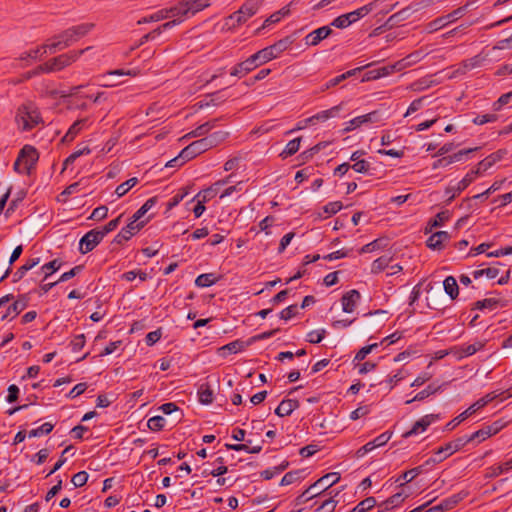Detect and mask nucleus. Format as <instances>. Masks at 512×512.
I'll use <instances>...</instances> for the list:
<instances>
[{"label": "nucleus", "mask_w": 512, "mask_h": 512, "mask_svg": "<svg viewBox=\"0 0 512 512\" xmlns=\"http://www.w3.org/2000/svg\"><path fill=\"white\" fill-rule=\"evenodd\" d=\"M41 48H46V55L47 54H53L56 51L65 49V46L62 45L61 39L59 35H56L52 38V41L50 43H46L41 45Z\"/></svg>", "instance_id": "79ce46f5"}, {"label": "nucleus", "mask_w": 512, "mask_h": 512, "mask_svg": "<svg viewBox=\"0 0 512 512\" xmlns=\"http://www.w3.org/2000/svg\"><path fill=\"white\" fill-rule=\"evenodd\" d=\"M325 334L324 329L311 331L307 334V341L313 344L319 343L323 340Z\"/></svg>", "instance_id": "69168bd1"}, {"label": "nucleus", "mask_w": 512, "mask_h": 512, "mask_svg": "<svg viewBox=\"0 0 512 512\" xmlns=\"http://www.w3.org/2000/svg\"><path fill=\"white\" fill-rule=\"evenodd\" d=\"M103 232L99 228L87 232L79 242V250L82 254L92 251L104 238Z\"/></svg>", "instance_id": "9d476101"}, {"label": "nucleus", "mask_w": 512, "mask_h": 512, "mask_svg": "<svg viewBox=\"0 0 512 512\" xmlns=\"http://www.w3.org/2000/svg\"><path fill=\"white\" fill-rule=\"evenodd\" d=\"M138 183V179L136 177H132L125 181L124 183L118 185L116 187L115 193L118 197L124 196L131 188H133Z\"/></svg>", "instance_id": "49530a36"}, {"label": "nucleus", "mask_w": 512, "mask_h": 512, "mask_svg": "<svg viewBox=\"0 0 512 512\" xmlns=\"http://www.w3.org/2000/svg\"><path fill=\"white\" fill-rule=\"evenodd\" d=\"M381 120L379 111H372L365 115L355 117L346 123L344 132H350L367 123H377Z\"/></svg>", "instance_id": "f8f14e48"}, {"label": "nucleus", "mask_w": 512, "mask_h": 512, "mask_svg": "<svg viewBox=\"0 0 512 512\" xmlns=\"http://www.w3.org/2000/svg\"><path fill=\"white\" fill-rule=\"evenodd\" d=\"M164 19H167V11L164 9H161V10L153 13L149 17L141 18L140 20H138V24H144V23H149V22H158V21H161Z\"/></svg>", "instance_id": "8fccbe9b"}, {"label": "nucleus", "mask_w": 512, "mask_h": 512, "mask_svg": "<svg viewBox=\"0 0 512 512\" xmlns=\"http://www.w3.org/2000/svg\"><path fill=\"white\" fill-rule=\"evenodd\" d=\"M494 164H495V162L493 161V159L489 155L486 158H484L482 161H480L477 164V167L475 169H473V170L474 171H479V175H480L483 172L487 171L489 168H491Z\"/></svg>", "instance_id": "338daca9"}, {"label": "nucleus", "mask_w": 512, "mask_h": 512, "mask_svg": "<svg viewBox=\"0 0 512 512\" xmlns=\"http://www.w3.org/2000/svg\"><path fill=\"white\" fill-rule=\"evenodd\" d=\"M91 47H86L80 50H71L66 53L53 57L45 62L48 73H55L71 66L75 63L86 51Z\"/></svg>", "instance_id": "f03ea898"}, {"label": "nucleus", "mask_w": 512, "mask_h": 512, "mask_svg": "<svg viewBox=\"0 0 512 512\" xmlns=\"http://www.w3.org/2000/svg\"><path fill=\"white\" fill-rule=\"evenodd\" d=\"M467 6L468 5L459 7L447 15H444V16L434 19L433 21L429 22L426 25V30L428 31V33L436 32L439 29L448 25L449 23H452V22L456 21L457 19L463 17L467 11Z\"/></svg>", "instance_id": "6e6552de"}, {"label": "nucleus", "mask_w": 512, "mask_h": 512, "mask_svg": "<svg viewBox=\"0 0 512 512\" xmlns=\"http://www.w3.org/2000/svg\"><path fill=\"white\" fill-rule=\"evenodd\" d=\"M221 119L222 118L211 119V120L199 125L198 127H196L194 130H192L191 132L186 134L183 138L184 139H188V138H192V137H202L203 138V136L208 134L213 128H215L217 126V123Z\"/></svg>", "instance_id": "a878e982"}, {"label": "nucleus", "mask_w": 512, "mask_h": 512, "mask_svg": "<svg viewBox=\"0 0 512 512\" xmlns=\"http://www.w3.org/2000/svg\"><path fill=\"white\" fill-rule=\"evenodd\" d=\"M372 10H373V3H369L367 5H364L360 8L352 11V12L342 14V15L336 17L332 21L331 25L336 28H339V29H344V28L350 26L351 24L357 22L361 18L365 17L366 15H368Z\"/></svg>", "instance_id": "423d86ee"}, {"label": "nucleus", "mask_w": 512, "mask_h": 512, "mask_svg": "<svg viewBox=\"0 0 512 512\" xmlns=\"http://www.w3.org/2000/svg\"><path fill=\"white\" fill-rule=\"evenodd\" d=\"M157 203L156 197L149 198L133 215L132 222L139 223L138 221Z\"/></svg>", "instance_id": "473e14b6"}, {"label": "nucleus", "mask_w": 512, "mask_h": 512, "mask_svg": "<svg viewBox=\"0 0 512 512\" xmlns=\"http://www.w3.org/2000/svg\"><path fill=\"white\" fill-rule=\"evenodd\" d=\"M451 236L446 231H438L433 233L426 241L427 247L432 250H442L444 243L450 240Z\"/></svg>", "instance_id": "b1692460"}, {"label": "nucleus", "mask_w": 512, "mask_h": 512, "mask_svg": "<svg viewBox=\"0 0 512 512\" xmlns=\"http://www.w3.org/2000/svg\"><path fill=\"white\" fill-rule=\"evenodd\" d=\"M421 473H422V466H418V467L412 468L408 471H405L396 481L400 482L403 480L405 483H409Z\"/></svg>", "instance_id": "3c124183"}, {"label": "nucleus", "mask_w": 512, "mask_h": 512, "mask_svg": "<svg viewBox=\"0 0 512 512\" xmlns=\"http://www.w3.org/2000/svg\"><path fill=\"white\" fill-rule=\"evenodd\" d=\"M301 471H290L287 472L281 479L280 485H290L300 479Z\"/></svg>", "instance_id": "052dcab7"}, {"label": "nucleus", "mask_w": 512, "mask_h": 512, "mask_svg": "<svg viewBox=\"0 0 512 512\" xmlns=\"http://www.w3.org/2000/svg\"><path fill=\"white\" fill-rule=\"evenodd\" d=\"M333 491L328 492L330 497L322 502V504L315 510V512H334L338 500L335 499V497L338 495V492L332 496Z\"/></svg>", "instance_id": "f704fd0d"}, {"label": "nucleus", "mask_w": 512, "mask_h": 512, "mask_svg": "<svg viewBox=\"0 0 512 512\" xmlns=\"http://www.w3.org/2000/svg\"><path fill=\"white\" fill-rule=\"evenodd\" d=\"M470 442V439H466V436L459 437L451 442H448L444 446L439 447L435 452L434 456L427 461L429 464L430 462L433 463H440L443 460H445L450 455L454 454L455 452L459 451L461 448H463L466 444Z\"/></svg>", "instance_id": "0eeeda50"}, {"label": "nucleus", "mask_w": 512, "mask_h": 512, "mask_svg": "<svg viewBox=\"0 0 512 512\" xmlns=\"http://www.w3.org/2000/svg\"><path fill=\"white\" fill-rule=\"evenodd\" d=\"M361 298V295L359 291L353 289L348 291L342 296L341 302H342V309L346 313H352L357 303L359 302Z\"/></svg>", "instance_id": "393cba45"}, {"label": "nucleus", "mask_w": 512, "mask_h": 512, "mask_svg": "<svg viewBox=\"0 0 512 512\" xmlns=\"http://www.w3.org/2000/svg\"><path fill=\"white\" fill-rule=\"evenodd\" d=\"M243 23H245V19H243L242 16L237 13V11L225 19V26H227L229 29L240 26Z\"/></svg>", "instance_id": "5fc2aeb1"}, {"label": "nucleus", "mask_w": 512, "mask_h": 512, "mask_svg": "<svg viewBox=\"0 0 512 512\" xmlns=\"http://www.w3.org/2000/svg\"><path fill=\"white\" fill-rule=\"evenodd\" d=\"M376 505V499L374 497H367L361 502H359L352 510L349 512H367L371 510Z\"/></svg>", "instance_id": "37998d69"}, {"label": "nucleus", "mask_w": 512, "mask_h": 512, "mask_svg": "<svg viewBox=\"0 0 512 512\" xmlns=\"http://www.w3.org/2000/svg\"><path fill=\"white\" fill-rule=\"evenodd\" d=\"M467 496L466 492H460L454 494L444 500H442L438 505L428 509L425 512H444L453 509L460 501H462Z\"/></svg>", "instance_id": "2eb2a0df"}, {"label": "nucleus", "mask_w": 512, "mask_h": 512, "mask_svg": "<svg viewBox=\"0 0 512 512\" xmlns=\"http://www.w3.org/2000/svg\"><path fill=\"white\" fill-rule=\"evenodd\" d=\"M62 266V262L58 259H54L46 264H44L42 267H41V270L43 271L44 273V280L50 276L51 274H53L54 272H56L57 270H59Z\"/></svg>", "instance_id": "de8ad7c7"}, {"label": "nucleus", "mask_w": 512, "mask_h": 512, "mask_svg": "<svg viewBox=\"0 0 512 512\" xmlns=\"http://www.w3.org/2000/svg\"><path fill=\"white\" fill-rule=\"evenodd\" d=\"M46 56V48H41V46L36 47L35 49H31L27 52H24L20 55V61L30 60H41Z\"/></svg>", "instance_id": "2f4dec72"}, {"label": "nucleus", "mask_w": 512, "mask_h": 512, "mask_svg": "<svg viewBox=\"0 0 512 512\" xmlns=\"http://www.w3.org/2000/svg\"><path fill=\"white\" fill-rule=\"evenodd\" d=\"M228 135H229V132H227V131H216L204 138H205L209 148L211 149V148L217 147L218 145L223 143L226 140V138L228 137Z\"/></svg>", "instance_id": "c756f323"}, {"label": "nucleus", "mask_w": 512, "mask_h": 512, "mask_svg": "<svg viewBox=\"0 0 512 512\" xmlns=\"http://www.w3.org/2000/svg\"><path fill=\"white\" fill-rule=\"evenodd\" d=\"M445 292L451 297V299H455L459 294V287L456 279L453 276H448L443 282Z\"/></svg>", "instance_id": "c9c22d12"}, {"label": "nucleus", "mask_w": 512, "mask_h": 512, "mask_svg": "<svg viewBox=\"0 0 512 512\" xmlns=\"http://www.w3.org/2000/svg\"><path fill=\"white\" fill-rule=\"evenodd\" d=\"M285 467L286 466H279V467H273V468L266 469L261 472V477L265 480H270L273 477H275L276 475L280 474L285 469Z\"/></svg>", "instance_id": "774afa93"}, {"label": "nucleus", "mask_w": 512, "mask_h": 512, "mask_svg": "<svg viewBox=\"0 0 512 512\" xmlns=\"http://www.w3.org/2000/svg\"><path fill=\"white\" fill-rule=\"evenodd\" d=\"M500 304V300L497 299V298H486L484 300H481V301H477L475 303V309H478V310H484V309H488L490 311L496 309Z\"/></svg>", "instance_id": "a19ab883"}, {"label": "nucleus", "mask_w": 512, "mask_h": 512, "mask_svg": "<svg viewBox=\"0 0 512 512\" xmlns=\"http://www.w3.org/2000/svg\"><path fill=\"white\" fill-rule=\"evenodd\" d=\"M439 419V414H428L415 422L411 430L404 434V437H409L419 432L425 431L433 422Z\"/></svg>", "instance_id": "aec40b11"}, {"label": "nucleus", "mask_w": 512, "mask_h": 512, "mask_svg": "<svg viewBox=\"0 0 512 512\" xmlns=\"http://www.w3.org/2000/svg\"><path fill=\"white\" fill-rule=\"evenodd\" d=\"M406 496H403L402 493H396L389 497L386 501L382 503V506H384V509H388L390 506L395 507L400 505Z\"/></svg>", "instance_id": "6e6d98bb"}, {"label": "nucleus", "mask_w": 512, "mask_h": 512, "mask_svg": "<svg viewBox=\"0 0 512 512\" xmlns=\"http://www.w3.org/2000/svg\"><path fill=\"white\" fill-rule=\"evenodd\" d=\"M294 1L290 2L288 5L284 6L280 10L271 14L263 24V28L269 26L271 24L278 23L283 17L288 16L290 14V7L293 5Z\"/></svg>", "instance_id": "c85d7f7f"}, {"label": "nucleus", "mask_w": 512, "mask_h": 512, "mask_svg": "<svg viewBox=\"0 0 512 512\" xmlns=\"http://www.w3.org/2000/svg\"><path fill=\"white\" fill-rule=\"evenodd\" d=\"M390 260L391 259L386 256H382L374 260L371 266L372 273H380L384 271L389 266Z\"/></svg>", "instance_id": "09e8293b"}, {"label": "nucleus", "mask_w": 512, "mask_h": 512, "mask_svg": "<svg viewBox=\"0 0 512 512\" xmlns=\"http://www.w3.org/2000/svg\"><path fill=\"white\" fill-rule=\"evenodd\" d=\"M291 43L292 41L289 38H284L273 45L259 50L253 55L260 66L277 58L282 52L288 49Z\"/></svg>", "instance_id": "20e7f679"}, {"label": "nucleus", "mask_w": 512, "mask_h": 512, "mask_svg": "<svg viewBox=\"0 0 512 512\" xmlns=\"http://www.w3.org/2000/svg\"><path fill=\"white\" fill-rule=\"evenodd\" d=\"M301 140H302L301 137H297V138L289 141L287 143L286 147L284 148V150L280 153V157L282 159H286L287 157L292 156L296 152H298V150L300 148Z\"/></svg>", "instance_id": "4c0bfd02"}, {"label": "nucleus", "mask_w": 512, "mask_h": 512, "mask_svg": "<svg viewBox=\"0 0 512 512\" xmlns=\"http://www.w3.org/2000/svg\"><path fill=\"white\" fill-rule=\"evenodd\" d=\"M299 406L300 403L296 399H284L275 409V414L278 415L279 417L288 416Z\"/></svg>", "instance_id": "bb28decb"}, {"label": "nucleus", "mask_w": 512, "mask_h": 512, "mask_svg": "<svg viewBox=\"0 0 512 512\" xmlns=\"http://www.w3.org/2000/svg\"><path fill=\"white\" fill-rule=\"evenodd\" d=\"M209 146L205 140V138L198 139L188 146H186L181 152L180 157L183 159V162L193 159L194 157L206 152L209 150Z\"/></svg>", "instance_id": "9b49d317"}, {"label": "nucleus", "mask_w": 512, "mask_h": 512, "mask_svg": "<svg viewBox=\"0 0 512 512\" xmlns=\"http://www.w3.org/2000/svg\"><path fill=\"white\" fill-rule=\"evenodd\" d=\"M484 61V57L481 55H476L472 58L466 59L463 61V67L467 68L469 71L479 67Z\"/></svg>", "instance_id": "680f3d73"}, {"label": "nucleus", "mask_w": 512, "mask_h": 512, "mask_svg": "<svg viewBox=\"0 0 512 512\" xmlns=\"http://www.w3.org/2000/svg\"><path fill=\"white\" fill-rule=\"evenodd\" d=\"M189 8V13L194 16L196 13L204 10L211 5L213 0H184Z\"/></svg>", "instance_id": "7c9ffc66"}, {"label": "nucleus", "mask_w": 512, "mask_h": 512, "mask_svg": "<svg viewBox=\"0 0 512 512\" xmlns=\"http://www.w3.org/2000/svg\"><path fill=\"white\" fill-rule=\"evenodd\" d=\"M213 390L209 384H202L198 389L199 401L202 404H211L213 402Z\"/></svg>", "instance_id": "e433bc0d"}, {"label": "nucleus", "mask_w": 512, "mask_h": 512, "mask_svg": "<svg viewBox=\"0 0 512 512\" xmlns=\"http://www.w3.org/2000/svg\"><path fill=\"white\" fill-rule=\"evenodd\" d=\"M510 469H512V467L508 466L507 462H505L503 464H499V465H493L486 469L485 478H487V479L496 478L499 475H501L502 473H504Z\"/></svg>", "instance_id": "58836bf2"}, {"label": "nucleus", "mask_w": 512, "mask_h": 512, "mask_svg": "<svg viewBox=\"0 0 512 512\" xmlns=\"http://www.w3.org/2000/svg\"><path fill=\"white\" fill-rule=\"evenodd\" d=\"M53 428H54L53 424L46 422V423L42 424L40 427H38L36 429H32L29 432V437H39L42 435L49 434L53 430Z\"/></svg>", "instance_id": "864d4df0"}, {"label": "nucleus", "mask_w": 512, "mask_h": 512, "mask_svg": "<svg viewBox=\"0 0 512 512\" xmlns=\"http://www.w3.org/2000/svg\"><path fill=\"white\" fill-rule=\"evenodd\" d=\"M218 278L213 273H205L199 275L195 280V285L201 288L209 287L215 284Z\"/></svg>", "instance_id": "ea45409f"}, {"label": "nucleus", "mask_w": 512, "mask_h": 512, "mask_svg": "<svg viewBox=\"0 0 512 512\" xmlns=\"http://www.w3.org/2000/svg\"><path fill=\"white\" fill-rule=\"evenodd\" d=\"M246 347L245 343L240 340H236L233 342L228 343L227 345L221 347L220 350L225 351L227 350L229 353H238Z\"/></svg>", "instance_id": "13d9d810"}, {"label": "nucleus", "mask_w": 512, "mask_h": 512, "mask_svg": "<svg viewBox=\"0 0 512 512\" xmlns=\"http://www.w3.org/2000/svg\"><path fill=\"white\" fill-rule=\"evenodd\" d=\"M88 477L86 471H80L72 476L71 482L75 487H82L86 484Z\"/></svg>", "instance_id": "0e129e2a"}, {"label": "nucleus", "mask_w": 512, "mask_h": 512, "mask_svg": "<svg viewBox=\"0 0 512 512\" xmlns=\"http://www.w3.org/2000/svg\"><path fill=\"white\" fill-rule=\"evenodd\" d=\"M342 110V104L333 106L332 108L324 111H320L319 113L306 118L305 124H315L317 121L325 122L326 120L330 118L337 117Z\"/></svg>", "instance_id": "4be33fe9"}, {"label": "nucleus", "mask_w": 512, "mask_h": 512, "mask_svg": "<svg viewBox=\"0 0 512 512\" xmlns=\"http://www.w3.org/2000/svg\"><path fill=\"white\" fill-rule=\"evenodd\" d=\"M44 73L48 74V70H47L45 62L41 65H38L33 70H30V71L26 72L25 74H23L22 78L15 81L14 83H20L22 81L29 80L33 77H36V76H38L40 74H44Z\"/></svg>", "instance_id": "a18cd8bd"}, {"label": "nucleus", "mask_w": 512, "mask_h": 512, "mask_svg": "<svg viewBox=\"0 0 512 512\" xmlns=\"http://www.w3.org/2000/svg\"><path fill=\"white\" fill-rule=\"evenodd\" d=\"M378 343H373L367 346L362 347L355 355L354 361H362L366 358V356L372 352L375 348L378 347Z\"/></svg>", "instance_id": "e2e57ef3"}, {"label": "nucleus", "mask_w": 512, "mask_h": 512, "mask_svg": "<svg viewBox=\"0 0 512 512\" xmlns=\"http://www.w3.org/2000/svg\"><path fill=\"white\" fill-rule=\"evenodd\" d=\"M259 66L257 60L255 59L254 55H251L246 60L238 63L235 65L232 70L230 71V74L232 76H238L243 77L256 69Z\"/></svg>", "instance_id": "f3484780"}, {"label": "nucleus", "mask_w": 512, "mask_h": 512, "mask_svg": "<svg viewBox=\"0 0 512 512\" xmlns=\"http://www.w3.org/2000/svg\"><path fill=\"white\" fill-rule=\"evenodd\" d=\"M94 26L95 25L93 23H82L64 30L58 34L62 45H64L65 48L70 47L72 44L86 36Z\"/></svg>", "instance_id": "39448f33"}, {"label": "nucleus", "mask_w": 512, "mask_h": 512, "mask_svg": "<svg viewBox=\"0 0 512 512\" xmlns=\"http://www.w3.org/2000/svg\"><path fill=\"white\" fill-rule=\"evenodd\" d=\"M484 347V344L482 342H475L473 344H468L465 346H462L460 348V354L459 358L465 357V356H471L475 354L477 351L481 350Z\"/></svg>", "instance_id": "c03bdc74"}, {"label": "nucleus", "mask_w": 512, "mask_h": 512, "mask_svg": "<svg viewBox=\"0 0 512 512\" xmlns=\"http://www.w3.org/2000/svg\"><path fill=\"white\" fill-rule=\"evenodd\" d=\"M479 175V171L471 170L468 172L465 177L460 180L456 186L448 187L446 189L447 194H451L449 197V201L453 200L457 195H459L463 190H465Z\"/></svg>", "instance_id": "ddd939ff"}, {"label": "nucleus", "mask_w": 512, "mask_h": 512, "mask_svg": "<svg viewBox=\"0 0 512 512\" xmlns=\"http://www.w3.org/2000/svg\"><path fill=\"white\" fill-rule=\"evenodd\" d=\"M166 420L162 416H154L151 417L148 422V428L152 431H159L162 430L165 427Z\"/></svg>", "instance_id": "603ef678"}, {"label": "nucleus", "mask_w": 512, "mask_h": 512, "mask_svg": "<svg viewBox=\"0 0 512 512\" xmlns=\"http://www.w3.org/2000/svg\"><path fill=\"white\" fill-rule=\"evenodd\" d=\"M449 212L441 211L437 213L434 219L428 222V226L426 227V233L432 232L433 228L442 226L446 221L449 220Z\"/></svg>", "instance_id": "72a5a7b5"}, {"label": "nucleus", "mask_w": 512, "mask_h": 512, "mask_svg": "<svg viewBox=\"0 0 512 512\" xmlns=\"http://www.w3.org/2000/svg\"><path fill=\"white\" fill-rule=\"evenodd\" d=\"M167 11V19L173 18L181 23L184 19L191 17L189 8L184 0L178 2L175 6L164 8Z\"/></svg>", "instance_id": "6ab92c4d"}, {"label": "nucleus", "mask_w": 512, "mask_h": 512, "mask_svg": "<svg viewBox=\"0 0 512 512\" xmlns=\"http://www.w3.org/2000/svg\"><path fill=\"white\" fill-rule=\"evenodd\" d=\"M438 388H434L431 385L427 386L424 390L417 393L413 399L408 400L406 403L409 404L413 401H422L425 398L429 397L430 395L434 394Z\"/></svg>", "instance_id": "bf43d9fd"}, {"label": "nucleus", "mask_w": 512, "mask_h": 512, "mask_svg": "<svg viewBox=\"0 0 512 512\" xmlns=\"http://www.w3.org/2000/svg\"><path fill=\"white\" fill-rule=\"evenodd\" d=\"M340 480V474L337 472L327 473L326 475L319 478L312 485H310V490H313L311 497H317L326 492Z\"/></svg>", "instance_id": "1a4fd4ad"}, {"label": "nucleus", "mask_w": 512, "mask_h": 512, "mask_svg": "<svg viewBox=\"0 0 512 512\" xmlns=\"http://www.w3.org/2000/svg\"><path fill=\"white\" fill-rule=\"evenodd\" d=\"M260 7V2L258 0H247L243 3V5L237 10V13L245 19V22L256 14Z\"/></svg>", "instance_id": "cd10ccee"}, {"label": "nucleus", "mask_w": 512, "mask_h": 512, "mask_svg": "<svg viewBox=\"0 0 512 512\" xmlns=\"http://www.w3.org/2000/svg\"><path fill=\"white\" fill-rule=\"evenodd\" d=\"M145 225L144 221L140 223L130 222L126 225V227L122 228L121 231L116 235L114 241L117 244H122L123 242L129 240L135 233H137L143 226Z\"/></svg>", "instance_id": "412c9836"}, {"label": "nucleus", "mask_w": 512, "mask_h": 512, "mask_svg": "<svg viewBox=\"0 0 512 512\" xmlns=\"http://www.w3.org/2000/svg\"><path fill=\"white\" fill-rule=\"evenodd\" d=\"M404 68H406L405 60H399L392 65L383 66L373 71H370L371 76H369L368 79H377L385 77L392 74L395 71H401Z\"/></svg>", "instance_id": "5701e85b"}, {"label": "nucleus", "mask_w": 512, "mask_h": 512, "mask_svg": "<svg viewBox=\"0 0 512 512\" xmlns=\"http://www.w3.org/2000/svg\"><path fill=\"white\" fill-rule=\"evenodd\" d=\"M187 195V188L179 189L177 193L169 200L168 208L172 209L173 207L177 206Z\"/></svg>", "instance_id": "4d7b16f0"}, {"label": "nucleus", "mask_w": 512, "mask_h": 512, "mask_svg": "<svg viewBox=\"0 0 512 512\" xmlns=\"http://www.w3.org/2000/svg\"><path fill=\"white\" fill-rule=\"evenodd\" d=\"M333 33L329 26H322L307 34L304 38L307 46H317L322 40L328 38Z\"/></svg>", "instance_id": "dca6fc26"}, {"label": "nucleus", "mask_w": 512, "mask_h": 512, "mask_svg": "<svg viewBox=\"0 0 512 512\" xmlns=\"http://www.w3.org/2000/svg\"><path fill=\"white\" fill-rule=\"evenodd\" d=\"M39 159V154L31 145H25L14 163V170L20 174H30Z\"/></svg>", "instance_id": "7ed1b4c3"}, {"label": "nucleus", "mask_w": 512, "mask_h": 512, "mask_svg": "<svg viewBox=\"0 0 512 512\" xmlns=\"http://www.w3.org/2000/svg\"><path fill=\"white\" fill-rule=\"evenodd\" d=\"M28 305V298L24 295L20 296L11 305L8 306L5 313H0V321L6 319H14L19 315Z\"/></svg>", "instance_id": "4468645a"}, {"label": "nucleus", "mask_w": 512, "mask_h": 512, "mask_svg": "<svg viewBox=\"0 0 512 512\" xmlns=\"http://www.w3.org/2000/svg\"><path fill=\"white\" fill-rule=\"evenodd\" d=\"M15 122L21 131H30L42 123L41 114L32 102H26L17 109Z\"/></svg>", "instance_id": "f257e3e1"}, {"label": "nucleus", "mask_w": 512, "mask_h": 512, "mask_svg": "<svg viewBox=\"0 0 512 512\" xmlns=\"http://www.w3.org/2000/svg\"><path fill=\"white\" fill-rule=\"evenodd\" d=\"M89 126V118H81L76 120L68 129L66 134L62 138L63 143L72 142L85 128Z\"/></svg>", "instance_id": "a211bd4d"}]
</instances>
